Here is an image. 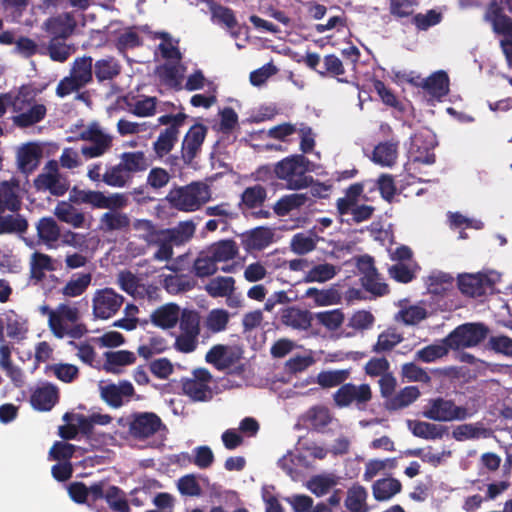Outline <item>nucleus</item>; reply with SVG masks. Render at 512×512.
I'll list each match as a JSON object with an SVG mask.
<instances>
[{
  "label": "nucleus",
  "instance_id": "nucleus-51",
  "mask_svg": "<svg viewBox=\"0 0 512 512\" xmlns=\"http://www.w3.org/2000/svg\"><path fill=\"white\" fill-rule=\"evenodd\" d=\"M183 392L194 401H206L211 396V389L208 385L202 384L194 379H186L182 383Z\"/></svg>",
  "mask_w": 512,
  "mask_h": 512
},
{
  "label": "nucleus",
  "instance_id": "nucleus-32",
  "mask_svg": "<svg viewBox=\"0 0 512 512\" xmlns=\"http://www.w3.org/2000/svg\"><path fill=\"white\" fill-rule=\"evenodd\" d=\"M420 396V391L415 386H407L401 389L397 394L385 401L386 409L396 411L412 404Z\"/></svg>",
  "mask_w": 512,
  "mask_h": 512
},
{
  "label": "nucleus",
  "instance_id": "nucleus-19",
  "mask_svg": "<svg viewBox=\"0 0 512 512\" xmlns=\"http://www.w3.org/2000/svg\"><path fill=\"white\" fill-rule=\"evenodd\" d=\"M60 394L56 385L43 383L34 389V409L50 411L58 402Z\"/></svg>",
  "mask_w": 512,
  "mask_h": 512
},
{
  "label": "nucleus",
  "instance_id": "nucleus-11",
  "mask_svg": "<svg viewBox=\"0 0 512 512\" xmlns=\"http://www.w3.org/2000/svg\"><path fill=\"white\" fill-rule=\"evenodd\" d=\"M124 297L112 288L97 290L93 297V314L98 319H109L123 305Z\"/></svg>",
  "mask_w": 512,
  "mask_h": 512
},
{
  "label": "nucleus",
  "instance_id": "nucleus-1",
  "mask_svg": "<svg viewBox=\"0 0 512 512\" xmlns=\"http://www.w3.org/2000/svg\"><path fill=\"white\" fill-rule=\"evenodd\" d=\"M309 163L303 154H293L278 161L273 171L278 179L286 182L287 189L301 190L313 183V177L307 175Z\"/></svg>",
  "mask_w": 512,
  "mask_h": 512
},
{
  "label": "nucleus",
  "instance_id": "nucleus-46",
  "mask_svg": "<svg viewBox=\"0 0 512 512\" xmlns=\"http://www.w3.org/2000/svg\"><path fill=\"white\" fill-rule=\"evenodd\" d=\"M100 223L105 231L125 230L130 226V218L125 213L110 211L101 216Z\"/></svg>",
  "mask_w": 512,
  "mask_h": 512
},
{
  "label": "nucleus",
  "instance_id": "nucleus-26",
  "mask_svg": "<svg viewBox=\"0 0 512 512\" xmlns=\"http://www.w3.org/2000/svg\"><path fill=\"white\" fill-rule=\"evenodd\" d=\"M39 241L48 248H56V242L60 239L61 231L57 222L51 218H42L36 225Z\"/></svg>",
  "mask_w": 512,
  "mask_h": 512
},
{
  "label": "nucleus",
  "instance_id": "nucleus-42",
  "mask_svg": "<svg viewBox=\"0 0 512 512\" xmlns=\"http://www.w3.org/2000/svg\"><path fill=\"white\" fill-rule=\"evenodd\" d=\"M217 270V263L207 250L199 253L192 266V272L199 278L209 277L215 274Z\"/></svg>",
  "mask_w": 512,
  "mask_h": 512
},
{
  "label": "nucleus",
  "instance_id": "nucleus-44",
  "mask_svg": "<svg viewBox=\"0 0 512 512\" xmlns=\"http://www.w3.org/2000/svg\"><path fill=\"white\" fill-rule=\"evenodd\" d=\"M105 501L116 512H130V506L125 492L115 485H110L105 493Z\"/></svg>",
  "mask_w": 512,
  "mask_h": 512
},
{
  "label": "nucleus",
  "instance_id": "nucleus-2",
  "mask_svg": "<svg viewBox=\"0 0 512 512\" xmlns=\"http://www.w3.org/2000/svg\"><path fill=\"white\" fill-rule=\"evenodd\" d=\"M210 199L209 187L203 183L192 182L186 186L172 188L166 200L177 210L193 212Z\"/></svg>",
  "mask_w": 512,
  "mask_h": 512
},
{
  "label": "nucleus",
  "instance_id": "nucleus-20",
  "mask_svg": "<svg viewBox=\"0 0 512 512\" xmlns=\"http://www.w3.org/2000/svg\"><path fill=\"white\" fill-rule=\"evenodd\" d=\"M407 425L412 434L426 440L441 439L448 434V427L430 422L408 420Z\"/></svg>",
  "mask_w": 512,
  "mask_h": 512
},
{
  "label": "nucleus",
  "instance_id": "nucleus-64",
  "mask_svg": "<svg viewBox=\"0 0 512 512\" xmlns=\"http://www.w3.org/2000/svg\"><path fill=\"white\" fill-rule=\"evenodd\" d=\"M487 346L495 353L512 357V339L506 335L491 336Z\"/></svg>",
  "mask_w": 512,
  "mask_h": 512
},
{
  "label": "nucleus",
  "instance_id": "nucleus-22",
  "mask_svg": "<svg viewBox=\"0 0 512 512\" xmlns=\"http://www.w3.org/2000/svg\"><path fill=\"white\" fill-rule=\"evenodd\" d=\"M489 279L484 274H465L458 277L459 290L468 296L480 297L486 292Z\"/></svg>",
  "mask_w": 512,
  "mask_h": 512
},
{
  "label": "nucleus",
  "instance_id": "nucleus-3",
  "mask_svg": "<svg viewBox=\"0 0 512 512\" xmlns=\"http://www.w3.org/2000/svg\"><path fill=\"white\" fill-rule=\"evenodd\" d=\"M178 322L180 334L175 339L174 347L179 352L191 353L198 346L200 314L196 310L183 309Z\"/></svg>",
  "mask_w": 512,
  "mask_h": 512
},
{
  "label": "nucleus",
  "instance_id": "nucleus-5",
  "mask_svg": "<svg viewBox=\"0 0 512 512\" xmlns=\"http://www.w3.org/2000/svg\"><path fill=\"white\" fill-rule=\"evenodd\" d=\"M372 397L373 393L369 384L346 383L335 391L333 401L339 408L354 405L358 410H365Z\"/></svg>",
  "mask_w": 512,
  "mask_h": 512
},
{
  "label": "nucleus",
  "instance_id": "nucleus-53",
  "mask_svg": "<svg viewBox=\"0 0 512 512\" xmlns=\"http://www.w3.org/2000/svg\"><path fill=\"white\" fill-rule=\"evenodd\" d=\"M229 313L224 309H212L205 320V327L212 333H219L227 328Z\"/></svg>",
  "mask_w": 512,
  "mask_h": 512
},
{
  "label": "nucleus",
  "instance_id": "nucleus-49",
  "mask_svg": "<svg viewBox=\"0 0 512 512\" xmlns=\"http://www.w3.org/2000/svg\"><path fill=\"white\" fill-rule=\"evenodd\" d=\"M336 267L330 263L318 264L313 266L305 275L304 281L306 283L312 282H326L331 280L336 275Z\"/></svg>",
  "mask_w": 512,
  "mask_h": 512
},
{
  "label": "nucleus",
  "instance_id": "nucleus-31",
  "mask_svg": "<svg viewBox=\"0 0 512 512\" xmlns=\"http://www.w3.org/2000/svg\"><path fill=\"white\" fill-rule=\"evenodd\" d=\"M136 356L128 350L108 351L105 353V363L103 368L108 373H119L117 367L131 365L135 363Z\"/></svg>",
  "mask_w": 512,
  "mask_h": 512
},
{
  "label": "nucleus",
  "instance_id": "nucleus-58",
  "mask_svg": "<svg viewBox=\"0 0 512 512\" xmlns=\"http://www.w3.org/2000/svg\"><path fill=\"white\" fill-rule=\"evenodd\" d=\"M154 39H162L164 42L160 43L158 46V49L161 52V55L164 59H174V60H180L181 59V53L178 49V47L174 46L170 42V34L165 31L161 32H154L153 33Z\"/></svg>",
  "mask_w": 512,
  "mask_h": 512
},
{
  "label": "nucleus",
  "instance_id": "nucleus-29",
  "mask_svg": "<svg viewBox=\"0 0 512 512\" xmlns=\"http://www.w3.org/2000/svg\"><path fill=\"white\" fill-rule=\"evenodd\" d=\"M54 214L61 222L67 223L74 228L84 226L85 215L66 201H61L57 204Z\"/></svg>",
  "mask_w": 512,
  "mask_h": 512
},
{
  "label": "nucleus",
  "instance_id": "nucleus-55",
  "mask_svg": "<svg viewBox=\"0 0 512 512\" xmlns=\"http://www.w3.org/2000/svg\"><path fill=\"white\" fill-rule=\"evenodd\" d=\"M143 42L133 28L126 29L115 40V47L119 53H125L128 49L142 46Z\"/></svg>",
  "mask_w": 512,
  "mask_h": 512
},
{
  "label": "nucleus",
  "instance_id": "nucleus-37",
  "mask_svg": "<svg viewBox=\"0 0 512 512\" xmlns=\"http://www.w3.org/2000/svg\"><path fill=\"white\" fill-rule=\"evenodd\" d=\"M402 484L395 478H384L375 481L372 486L373 496L378 501H386L401 491Z\"/></svg>",
  "mask_w": 512,
  "mask_h": 512
},
{
  "label": "nucleus",
  "instance_id": "nucleus-21",
  "mask_svg": "<svg viewBox=\"0 0 512 512\" xmlns=\"http://www.w3.org/2000/svg\"><path fill=\"white\" fill-rule=\"evenodd\" d=\"M282 324L297 330H307L311 326L312 315L308 310L290 306L281 310Z\"/></svg>",
  "mask_w": 512,
  "mask_h": 512
},
{
  "label": "nucleus",
  "instance_id": "nucleus-33",
  "mask_svg": "<svg viewBox=\"0 0 512 512\" xmlns=\"http://www.w3.org/2000/svg\"><path fill=\"white\" fill-rule=\"evenodd\" d=\"M207 251L216 263L234 259L238 254L237 243L232 239L220 240L212 244Z\"/></svg>",
  "mask_w": 512,
  "mask_h": 512
},
{
  "label": "nucleus",
  "instance_id": "nucleus-62",
  "mask_svg": "<svg viewBox=\"0 0 512 512\" xmlns=\"http://www.w3.org/2000/svg\"><path fill=\"white\" fill-rule=\"evenodd\" d=\"M450 349L446 343L443 345H428L417 351L416 355L419 360L425 363H431L439 358L444 357Z\"/></svg>",
  "mask_w": 512,
  "mask_h": 512
},
{
  "label": "nucleus",
  "instance_id": "nucleus-63",
  "mask_svg": "<svg viewBox=\"0 0 512 512\" xmlns=\"http://www.w3.org/2000/svg\"><path fill=\"white\" fill-rule=\"evenodd\" d=\"M318 322L329 330L338 329L343 321L344 315L339 309L319 312L316 314Z\"/></svg>",
  "mask_w": 512,
  "mask_h": 512
},
{
  "label": "nucleus",
  "instance_id": "nucleus-7",
  "mask_svg": "<svg viewBox=\"0 0 512 512\" xmlns=\"http://www.w3.org/2000/svg\"><path fill=\"white\" fill-rule=\"evenodd\" d=\"M422 414L429 420L439 422L461 421L469 416L467 408L457 406L454 401L442 397L430 399Z\"/></svg>",
  "mask_w": 512,
  "mask_h": 512
},
{
  "label": "nucleus",
  "instance_id": "nucleus-35",
  "mask_svg": "<svg viewBox=\"0 0 512 512\" xmlns=\"http://www.w3.org/2000/svg\"><path fill=\"white\" fill-rule=\"evenodd\" d=\"M120 165L123 167L128 176L134 173L145 171L150 163L143 151L124 152L121 154Z\"/></svg>",
  "mask_w": 512,
  "mask_h": 512
},
{
  "label": "nucleus",
  "instance_id": "nucleus-23",
  "mask_svg": "<svg viewBox=\"0 0 512 512\" xmlns=\"http://www.w3.org/2000/svg\"><path fill=\"white\" fill-rule=\"evenodd\" d=\"M196 231V225L192 220L181 221L173 228L161 229L164 235L173 245L180 246L189 242Z\"/></svg>",
  "mask_w": 512,
  "mask_h": 512
},
{
  "label": "nucleus",
  "instance_id": "nucleus-10",
  "mask_svg": "<svg viewBox=\"0 0 512 512\" xmlns=\"http://www.w3.org/2000/svg\"><path fill=\"white\" fill-rule=\"evenodd\" d=\"M9 106L17 115L13 116V122L19 127L32 126V86L22 85L16 94L11 93Z\"/></svg>",
  "mask_w": 512,
  "mask_h": 512
},
{
  "label": "nucleus",
  "instance_id": "nucleus-28",
  "mask_svg": "<svg viewBox=\"0 0 512 512\" xmlns=\"http://www.w3.org/2000/svg\"><path fill=\"white\" fill-rule=\"evenodd\" d=\"M333 416L330 410L325 406H313L307 412L305 421L309 426L319 432L324 433L326 427L332 422Z\"/></svg>",
  "mask_w": 512,
  "mask_h": 512
},
{
  "label": "nucleus",
  "instance_id": "nucleus-60",
  "mask_svg": "<svg viewBox=\"0 0 512 512\" xmlns=\"http://www.w3.org/2000/svg\"><path fill=\"white\" fill-rule=\"evenodd\" d=\"M334 485H336V481L333 476L317 475L312 477L308 482V489L316 496H323L328 493Z\"/></svg>",
  "mask_w": 512,
  "mask_h": 512
},
{
  "label": "nucleus",
  "instance_id": "nucleus-4",
  "mask_svg": "<svg viewBox=\"0 0 512 512\" xmlns=\"http://www.w3.org/2000/svg\"><path fill=\"white\" fill-rule=\"evenodd\" d=\"M489 328L484 323H465L456 327L444 339V343L453 350L477 346L489 334Z\"/></svg>",
  "mask_w": 512,
  "mask_h": 512
},
{
  "label": "nucleus",
  "instance_id": "nucleus-52",
  "mask_svg": "<svg viewBox=\"0 0 512 512\" xmlns=\"http://www.w3.org/2000/svg\"><path fill=\"white\" fill-rule=\"evenodd\" d=\"M267 197L266 189L260 184H256L251 187H247L242 195L241 200L242 203L248 207L249 209L256 208L261 206Z\"/></svg>",
  "mask_w": 512,
  "mask_h": 512
},
{
  "label": "nucleus",
  "instance_id": "nucleus-38",
  "mask_svg": "<svg viewBox=\"0 0 512 512\" xmlns=\"http://www.w3.org/2000/svg\"><path fill=\"white\" fill-rule=\"evenodd\" d=\"M163 286L170 294L187 292L195 288L196 280L185 274L167 275Z\"/></svg>",
  "mask_w": 512,
  "mask_h": 512
},
{
  "label": "nucleus",
  "instance_id": "nucleus-30",
  "mask_svg": "<svg viewBox=\"0 0 512 512\" xmlns=\"http://www.w3.org/2000/svg\"><path fill=\"white\" fill-rule=\"evenodd\" d=\"M309 197L307 193H294L282 196L273 206V210L277 216H286L291 211L304 206Z\"/></svg>",
  "mask_w": 512,
  "mask_h": 512
},
{
  "label": "nucleus",
  "instance_id": "nucleus-61",
  "mask_svg": "<svg viewBox=\"0 0 512 512\" xmlns=\"http://www.w3.org/2000/svg\"><path fill=\"white\" fill-rule=\"evenodd\" d=\"M53 371L54 375L61 381L70 383L77 378L79 370L75 365L72 364H55L47 365L45 367V373Z\"/></svg>",
  "mask_w": 512,
  "mask_h": 512
},
{
  "label": "nucleus",
  "instance_id": "nucleus-39",
  "mask_svg": "<svg viewBox=\"0 0 512 512\" xmlns=\"http://www.w3.org/2000/svg\"><path fill=\"white\" fill-rule=\"evenodd\" d=\"M304 296L313 299L317 306L334 305L338 304L341 300V296L335 288L318 289L310 287L306 290Z\"/></svg>",
  "mask_w": 512,
  "mask_h": 512
},
{
  "label": "nucleus",
  "instance_id": "nucleus-48",
  "mask_svg": "<svg viewBox=\"0 0 512 512\" xmlns=\"http://www.w3.org/2000/svg\"><path fill=\"white\" fill-rule=\"evenodd\" d=\"M131 179L132 176H128L120 163L108 167L102 177L106 185L117 188L125 187Z\"/></svg>",
  "mask_w": 512,
  "mask_h": 512
},
{
  "label": "nucleus",
  "instance_id": "nucleus-57",
  "mask_svg": "<svg viewBox=\"0 0 512 512\" xmlns=\"http://www.w3.org/2000/svg\"><path fill=\"white\" fill-rule=\"evenodd\" d=\"M128 106L130 112L138 117L153 116L156 112V98L144 97L135 100L133 103H128Z\"/></svg>",
  "mask_w": 512,
  "mask_h": 512
},
{
  "label": "nucleus",
  "instance_id": "nucleus-16",
  "mask_svg": "<svg viewBox=\"0 0 512 512\" xmlns=\"http://www.w3.org/2000/svg\"><path fill=\"white\" fill-rule=\"evenodd\" d=\"M240 356L230 347L222 344L214 345L206 353L205 360L217 370H225L233 366Z\"/></svg>",
  "mask_w": 512,
  "mask_h": 512
},
{
  "label": "nucleus",
  "instance_id": "nucleus-54",
  "mask_svg": "<svg viewBox=\"0 0 512 512\" xmlns=\"http://www.w3.org/2000/svg\"><path fill=\"white\" fill-rule=\"evenodd\" d=\"M133 228L140 232L139 237L150 246L161 233V229H158L156 225L148 219H136L133 222Z\"/></svg>",
  "mask_w": 512,
  "mask_h": 512
},
{
  "label": "nucleus",
  "instance_id": "nucleus-40",
  "mask_svg": "<svg viewBox=\"0 0 512 512\" xmlns=\"http://www.w3.org/2000/svg\"><path fill=\"white\" fill-rule=\"evenodd\" d=\"M235 280L233 277L218 276L206 284V292L213 298L226 297L235 289Z\"/></svg>",
  "mask_w": 512,
  "mask_h": 512
},
{
  "label": "nucleus",
  "instance_id": "nucleus-36",
  "mask_svg": "<svg viewBox=\"0 0 512 512\" xmlns=\"http://www.w3.org/2000/svg\"><path fill=\"white\" fill-rule=\"evenodd\" d=\"M94 73L98 82L112 80L121 73V65L114 57L109 56L95 62Z\"/></svg>",
  "mask_w": 512,
  "mask_h": 512
},
{
  "label": "nucleus",
  "instance_id": "nucleus-17",
  "mask_svg": "<svg viewBox=\"0 0 512 512\" xmlns=\"http://www.w3.org/2000/svg\"><path fill=\"white\" fill-rule=\"evenodd\" d=\"M76 20L72 13H62L49 18L46 23V30L54 39H66L76 28Z\"/></svg>",
  "mask_w": 512,
  "mask_h": 512
},
{
  "label": "nucleus",
  "instance_id": "nucleus-43",
  "mask_svg": "<svg viewBox=\"0 0 512 512\" xmlns=\"http://www.w3.org/2000/svg\"><path fill=\"white\" fill-rule=\"evenodd\" d=\"M76 275L66 283V285L62 288V294L66 297H77L82 295L92 281V275L90 273H81L77 274V278H74Z\"/></svg>",
  "mask_w": 512,
  "mask_h": 512
},
{
  "label": "nucleus",
  "instance_id": "nucleus-41",
  "mask_svg": "<svg viewBox=\"0 0 512 512\" xmlns=\"http://www.w3.org/2000/svg\"><path fill=\"white\" fill-rule=\"evenodd\" d=\"M349 377L350 370L348 369L321 371L317 375L316 382L322 388L326 389L346 384L345 382Z\"/></svg>",
  "mask_w": 512,
  "mask_h": 512
},
{
  "label": "nucleus",
  "instance_id": "nucleus-12",
  "mask_svg": "<svg viewBox=\"0 0 512 512\" xmlns=\"http://www.w3.org/2000/svg\"><path fill=\"white\" fill-rule=\"evenodd\" d=\"M163 426L161 418L153 412H138L131 415L130 435L138 440L155 435Z\"/></svg>",
  "mask_w": 512,
  "mask_h": 512
},
{
  "label": "nucleus",
  "instance_id": "nucleus-13",
  "mask_svg": "<svg viewBox=\"0 0 512 512\" xmlns=\"http://www.w3.org/2000/svg\"><path fill=\"white\" fill-rule=\"evenodd\" d=\"M207 132L208 128L205 125L196 123L185 134L181 145V159L184 165H191L200 153Z\"/></svg>",
  "mask_w": 512,
  "mask_h": 512
},
{
  "label": "nucleus",
  "instance_id": "nucleus-9",
  "mask_svg": "<svg viewBox=\"0 0 512 512\" xmlns=\"http://www.w3.org/2000/svg\"><path fill=\"white\" fill-rule=\"evenodd\" d=\"M356 266L361 274V284L366 291L377 296H383L389 292L388 285L381 281L374 265V259L371 256L363 255L359 257Z\"/></svg>",
  "mask_w": 512,
  "mask_h": 512
},
{
  "label": "nucleus",
  "instance_id": "nucleus-27",
  "mask_svg": "<svg viewBox=\"0 0 512 512\" xmlns=\"http://www.w3.org/2000/svg\"><path fill=\"white\" fill-rule=\"evenodd\" d=\"M398 157V142L385 141L374 147L372 160L383 167H391Z\"/></svg>",
  "mask_w": 512,
  "mask_h": 512
},
{
  "label": "nucleus",
  "instance_id": "nucleus-18",
  "mask_svg": "<svg viewBox=\"0 0 512 512\" xmlns=\"http://www.w3.org/2000/svg\"><path fill=\"white\" fill-rule=\"evenodd\" d=\"M424 91L433 99L441 101L449 94L450 79L446 71L438 70L425 78Z\"/></svg>",
  "mask_w": 512,
  "mask_h": 512
},
{
  "label": "nucleus",
  "instance_id": "nucleus-50",
  "mask_svg": "<svg viewBox=\"0 0 512 512\" xmlns=\"http://www.w3.org/2000/svg\"><path fill=\"white\" fill-rule=\"evenodd\" d=\"M373 88L377 92L381 101L389 107H392L400 112L405 110L403 103L397 98L394 92L388 88L385 83L379 79L373 80Z\"/></svg>",
  "mask_w": 512,
  "mask_h": 512
},
{
  "label": "nucleus",
  "instance_id": "nucleus-45",
  "mask_svg": "<svg viewBox=\"0 0 512 512\" xmlns=\"http://www.w3.org/2000/svg\"><path fill=\"white\" fill-rule=\"evenodd\" d=\"M210 12L213 22L222 24L228 29H233L238 24L234 11L229 7L212 2L210 4Z\"/></svg>",
  "mask_w": 512,
  "mask_h": 512
},
{
  "label": "nucleus",
  "instance_id": "nucleus-24",
  "mask_svg": "<svg viewBox=\"0 0 512 512\" xmlns=\"http://www.w3.org/2000/svg\"><path fill=\"white\" fill-rule=\"evenodd\" d=\"M363 192V182L353 183L346 188L344 197L339 198L336 202L338 213L341 216L349 214V211L358 203L360 197H362L364 201H368L369 198L366 195H363Z\"/></svg>",
  "mask_w": 512,
  "mask_h": 512
},
{
  "label": "nucleus",
  "instance_id": "nucleus-15",
  "mask_svg": "<svg viewBox=\"0 0 512 512\" xmlns=\"http://www.w3.org/2000/svg\"><path fill=\"white\" fill-rule=\"evenodd\" d=\"M182 310L176 303H166L155 309L150 315L152 324L163 330L174 328L179 319Z\"/></svg>",
  "mask_w": 512,
  "mask_h": 512
},
{
  "label": "nucleus",
  "instance_id": "nucleus-34",
  "mask_svg": "<svg viewBox=\"0 0 512 512\" xmlns=\"http://www.w3.org/2000/svg\"><path fill=\"white\" fill-rule=\"evenodd\" d=\"M180 131L166 127L153 143V150L158 158H163L172 151L178 141Z\"/></svg>",
  "mask_w": 512,
  "mask_h": 512
},
{
  "label": "nucleus",
  "instance_id": "nucleus-6",
  "mask_svg": "<svg viewBox=\"0 0 512 512\" xmlns=\"http://www.w3.org/2000/svg\"><path fill=\"white\" fill-rule=\"evenodd\" d=\"M70 188L68 179L60 174L59 165L56 160H49L44 167V172L34 179L36 192L48 191L51 195L63 196Z\"/></svg>",
  "mask_w": 512,
  "mask_h": 512
},
{
  "label": "nucleus",
  "instance_id": "nucleus-47",
  "mask_svg": "<svg viewBox=\"0 0 512 512\" xmlns=\"http://www.w3.org/2000/svg\"><path fill=\"white\" fill-rule=\"evenodd\" d=\"M71 75L84 85L91 82L93 76L92 57L83 56L81 58H76L71 69Z\"/></svg>",
  "mask_w": 512,
  "mask_h": 512
},
{
  "label": "nucleus",
  "instance_id": "nucleus-25",
  "mask_svg": "<svg viewBox=\"0 0 512 512\" xmlns=\"http://www.w3.org/2000/svg\"><path fill=\"white\" fill-rule=\"evenodd\" d=\"M485 17L492 24L495 33L512 37V19L496 3L488 7Z\"/></svg>",
  "mask_w": 512,
  "mask_h": 512
},
{
  "label": "nucleus",
  "instance_id": "nucleus-59",
  "mask_svg": "<svg viewBox=\"0 0 512 512\" xmlns=\"http://www.w3.org/2000/svg\"><path fill=\"white\" fill-rule=\"evenodd\" d=\"M177 488L184 496L198 497L202 494V488L194 474H187L179 478Z\"/></svg>",
  "mask_w": 512,
  "mask_h": 512
},
{
  "label": "nucleus",
  "instance_id": "nucleus-14",
  "mask_svg": "<svg viewBox=\"0 0 512 512\" xmlns=\"http://www.w3.org/2000/svg\"><path fill=\"white\" fill-rule=\"evenodd\" d=\"M20 179L0 182V213L6 210L17 212L21 206Z\"/></svg>",
  "mask_w": 512,
  "mask_h": 512
},
{
  "label": "nucleus",
  "instance_id": "nucleus-56",
  "mask_svg": "<svg viewBox=\"0 0 512 512\" xmlns=\"http://www.w3.org/2000/svg\"><path fill=\"white\" fill-rule=\"evenodd\" d=\"M17 167L28 183V175L32 171V141L25 143L18 149Z\"/></svg>",
  "mask_w": 512,
  "mask_h": 512
},
{
  "label": "nucleus",
  "instance_id": "nucleus-8",
  "mask_svg": "<svg viewBox=\"0 0 512 512\" xmlns=\"http://www.w3.org/2000/svg\"><path fill=\"white\" fill-rule=\"evenodd\" d=\"M78 139L92 143L81 148V153L86 158L100 157L112 146V137L104 133L96 122L91 123L86 129L82 130L79 133Z\"/></svg>",
  "mask_w": 512,
  "mask_h": 512
}]
</instances>
